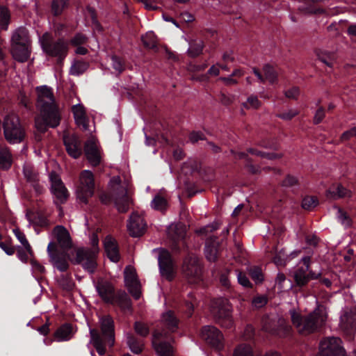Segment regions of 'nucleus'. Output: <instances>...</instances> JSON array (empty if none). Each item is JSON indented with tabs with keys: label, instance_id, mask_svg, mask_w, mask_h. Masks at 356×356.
<instances>
[{
	"label": "nucleus",
	"instance_id": "obj_1",
	"mask_svg": "<svg viewBox=\"0 0 356 356\" xmlns=\"http://www.w3.org/2000/svg\"><path fill=\"white\" fill-rule=\"evenodd\" d=\"M35 91L36 107L40 114L35 118V126L38 131L44 133L48 127L55 128L58 126L60 115L51 88L40 86L36 87Z\"/></svg>",
	"mask_w": 356,
	"mask_h": 356
},
{
	"label": "nucleus",
	"instance_id": "obj_2",
	"mask_svg": "<svg viewBox=\"0 0 356 356\" xmlns=\"http://www.w3.org/2000/svg\"><path fill=\"white\" fill-rule=\"evenodd\" d=\"M161 324L166 327L167 330H155L153 334L152 344L158 356H173V348L170 343L168 334L170 332L177 330L178 320L173 312L168 311L163 314Z\"/></svg>",
	"mask_w": 356,
	"mask_h": 356
},
{
	"label": "nucleus",
	"instance_id": "obj_3",
	"mask_svg": "<svg viewBox=\"0 0 356 356\" xmlns=\"http://www.w3.org/2000/svg\"><path fill=\"white\" fill-rule=\"evenodd\" d=\"M290 315L293 325L297 331L303 335L315 332L325 323L327 317L326 308L323 305H318L307 316H302L295 310H291Z\"/></svg>",
	"mask_w": 356,
	"mask_h": 356
},
{
	"label": "nucleus",
	"instance_id": "obj_4",
	"mask_svg": "<svg viewBox=\"0 0 356 356\" xmlns=\"http://www.w3.org/2000/svg\"><path fill=\"white\" fill-rule=\"evenodd\" d=\"M103 337L95 329H90L91 337L90 343H92L97 352L103 355L106 353L105 341L112 346L114 344V325L113 321L110 316H104L99 320Z\"/></svg>",
	"mask_w": 356,
	"mask_h": 356
},
{
	"label": "nucleus",
	"instance_id": "obj_5",
	"mask_svg": "<svg viewBox=\"0 0 356 356\" xmlns=\"http://www.w3.org/2000/svg\"><path fill=\"white\" fill-rule=\"evenodd\" d=\"M111 197L120 212L128 211L132 201L128 191L127 183H122L119 177H113L109 182Z\"/></svg>",
	"mask_w": 356,
	"mask_h": 356
},
{
	"label": "nucleus",
	"instance_id": "obj_6",
	"mask_svg": "<svg viewBox=\"0 0 356 356\" xmlns=\"http://www.w3.org/2000/svg\"><path fill=\"white\" fill-rule=\"evenodd\" d=\"M91 249L81 248L76 251L74 262L81 264L88 272L92 273L95 271L97 266L96 258L99 252V239L96 234L90 237Z\"/></svg>",
	"mask_w": 356,
	"mask_h": 356
},
{
	"label": "nucleus",
	"instance_id": "obj_7",
	"mask_svg": "<svg viewBox=\"0 0 356 356\" xmlns=\"http://www.w3.org/2000/svg\"><path fill=\"white\" fill-rule=\"evenodd\" d=\"M3 135L10 144H17L23 141L25 131L19 118L14 113L7 115L3 122Z\"/></svg>",
	"mask_w": 356,
	"mask_h": 356
},
{
	"label": "nucleus",
	"instance_id": "obj_8",
	"mask_svg": "<svg viewBox=\"0 0 356 356\" xmlns=\"http://www.w3.org/2000/svg\"><path fill=\"white\" fill-rule=\"evenodd\" d=\"M39 42L43 51L50 56L64 58L67 52V43L63 40L53 42V38L49 33H45L39 38Z\"/></svg>",
	"mask_w": 356,
	"mask_h": 356
},
{
	"label": "nucleus",
	"instance_id": "obj_9",
	"mask_svg": "<svg viewBox=\"0 0 356 356\" xmlns=\"http://www.w3.org/2000/svg\"><path fill=\"white\" fill-rule=\"evenodd\" d=\"M211 312L213 316L221 320V325L229 328L233 323L232 318V306L226 298H218L212 302Z\"/></svg>",
	"mask_w": 356,
	"mask_h": 356
},
{
	"label": "nucleus",
	"instance_id": "obj_10",
	"mask_svg": "<svg viewBox=\"0 0 356 356\" xmlns=\"http://www.w3.org/2000/svg\"><path fill=\"white\" fill-rule=\"evenodd\" d=\"M95 191V179L93 173L88 170H83L79 176V184L76 189L77 198L86 203Z\"/></svg>",
	"mask_w": 356,
	"mask_h": 356
},
{
	"label": "nucleus",
	"instance_id": "obj_11",
	"mask_svg": "<svg viewBox=\"0 0 356 356\" xmlns=\"http://www.w3.org/2000/svg\"><path fill=\"white\" fill-rule=\"evenodd\" d=\"M182 272L189 282L197 283L202 280V267L195 254H189L184 261Z\"/></svg>",
	"mask_w": 356,
	"mask_h": 356
},
{
	"label": "nucleus",
	"instance_id": "obj_12",
	"mask_svg": "<svg viewBox=\"0 0 356 356\" xmlns=\"http://www.w3.org/2000/svg\"><path fill=\"white\" fill-rule=\"evenodd\" d=\"M317 356H345L341 339L338 337H327L322 340Z\"/></svg>",
	"mask_w": 356,
	"mask_h": 356
},
{
	"label": "nucleus",
	"instance_id": "obj_13",
	"mask_svg": "<svg viewBox=\"0 0 356 356\" xmlns=\"http://www.w3.org/2000/svg\"><path fill=\"white\" fill-rule=\"evenodd\" d=\"M49 177L51 183V192L55 202L56 204L64 203L69 197V193L60 176L54 172H51Z\"/></svg>",
	"mask_w": 356,
	"mask_h": 356
},
{
	"label": "nucleus",
	"instance_id": "obj_14",
	"mask_svg": "<svg viewBox=\"0 0 356 356\" xmlns=\"http://www.w3.org/2000/svg\"><path fill=\"white\" fill-rule=\"evenodd\" d=\"M340 327L347 334L356 330V306L342 309L339 318Z\"/></svg>",
	"mask_w": 356,
	"mask_h": 356
},
{
	"label": "nucleus",
	"instance_id": "obj_15",
	"mask_svg": "<svg viewBox=\"0 0 356 356\" xmlns=\"http://www.w3.org/2000/svg\"><path fill=\"white\" fill-rule=\"evenodd\" d=\"M263 328L265 331L284 337L291 333V327L284 318H279L277 321L268 318L264 319Z\"/></svg>",
	"mask_w": 356,
	"mask_h": 356
},
{
	"label": "nucleus",
	"instance_id": "obj_16",
	"mask_svg": "<svg viewBox=\"0 0 356 356\" xmlns=\"http://www.w3.org/2000/svg\"><path fill=\"white\" fill-rule=\"evenodd\" d=\"M158 261L161 275L168 280H172L175 276L176 269L169 252L161 249Z\"/></svg>",
	"mask_w": 356,
	"mask_h": 356
},
{
	"label": "nucleus",
	"instance_id": "obj_17",
	"mask_svg": "<svg viewBox=\"0 0 356 356\" xmlns=\"http://www.w3.org/2000/svg\"><path fill=\"white\" fill-rule=\"evenodd\" d=\"M124 282L129 293L135 299L140 297V284L137 278L136 270L134 267L127 266L124 271Z\"/></svg>",
	"mask_w": 356,
	"mask_h": 356
},
{
	"label": "nucleus",
	"instance_id": "obj_18",
	"mask_svg": "<svg viewBox=\"0 0 356 356\" xmlns=\"http://www.w3.org/2000/svg\"><path fill=\"white\" fill-rule=\"evenodd\" d=\"M302 266L298 267L294 274V279L298 286L305 285L310 280L318 278L320 273L316 274L309 271L310 257H305L301 259Z\"/></svg>",
	"mask_w": 356,
	"mask_h": 356
},
{
	"label": "nucleus",
	"instance_id": "obj_19",
	"mask_svg": "<svg viewBox=\"0 0 356 356\" xmlns=\"http://www.w3.org/2000/svg\"><path fill=\"white\" fill-rule=\"evenodd\" d=\"M201 337L213 347L218 349L222 347L223 336L215 327L209 325L204 326L201 331Z\"/></svg>",
	"mask_w": 356,
	"mask_h": 356
},
{
	"label": "nucleus",
	"instance_id": "obj_20",
	"mask_svg": "<svg viewBox=\"0 0 356 356\" xmlns=\"http://www.w3.org/2000/svg\"><path fill=\"white\" fill-rule=\"evenodd\" d=\"M47 252L54 266L60 271H65L69 266L65 255L58 254L56 244L50 242L47 246Z\"/></svg>",
	"mask_w": 356,
	"mask_h": 356
},
{
	"label": "nucleus",
	"instance_id": "obj_21",
	"mask_svg": "<svg viewBox=\"0 0 356 356\" xmlns=\"http://www.w3.org/2000/svg\"><path fill=\"white\" fill-rule=\"evenodd\" d=\"M84 150L88 162L92 166H97L100 163L102 160L101 150L97 142L94 138H91L86 142Z\"/></svg>",
	"mask_w": 356,
	"mask_h": 356
},
{
	"label": "nucleus",
	"instance_id": "obj_22",
	"mask_svg": "<svg viewBox=\"0 0 356 356\" xmlns=\"http://www.w3.org/2000/svg\"><path fill=\"white\" fill-rule=\"evenodd\" d=\"M146 228V223L143 218L134 213L129 218L127 223V229L131 236L138 237L143 235Z\"/></svg>",
	"mask_w": 356,
	"mask_h": 356
},
{
	"label": "nucleus",
	"instance_id": "obj_23",
	"mask_svg": "<svg viewBox=\"0 0 356 356\" xmlns=\"http://www.w3.org/2000/svg\"><path fill=\"white\" fill-rule=\"evenodd\" d=\"M52 235L58 245L65 251L72 247V239L69 232L62 225H58L52 231Z\"/></svg>",
	"mask_w": 356,
	"mask_h": 356
},
{
	"label": "nucleus",
	"instance_id": "obj_24",
	"mask_svg": "<svg viewBox=\"0 0 356 356\" xmlns=\"http://www.w3.org/2000/svg\"><path fill=\"white\" fill-rule=\"evenodd\" d=\"M72 112L76 125L84 131L89 130L90 120L83 105L77 104L72 106Z\"/></svg>",
	"mask_w": 356,
	"mask_h": 356
},
{
	"label": "nucleus",
	"instance_id": "obj_25",
	"mask_svg": "<svg viewBox=\"0 0 356 356\" xmlns=\"http://www.w3.org/2000/svg\"><path fill=\"white\" fill-rule=\"evenodd\" d=\"M31 44L22 45L20 44H10V51L14 59L20 63L29 60L31 54Z\"/></svg>",
	"mask_w": 356,
	"mask_h": 356
},
{
	"label": "nucleus",
	"instance_id": "obj_26",
	"mask_svg": "<svg viewBox=\"0 0 356 356\" xmlns=\"http://www.w3.org/2000/svg\"><path fill=\"white\" fill-rule=\"evenodd\" d=\"M63 141L67 153L72 157L76 159L81 154V144L76 136L65 135Z\"/></svg>",
	"mask_w": 356,
	"mask_h": 356
},
{
	"label": "nucleus",
	"instance_id": "obj_27",
	"mask_svg": "<svg viewBox=\"0 0 356 356\" xmlns=\"http://www.w3.org/2000/svg\"><path fill=\"white\" fill-rule=\"evenodd\" d=\"M95 288L98 294L104 301L110 303L113 302L114 290L111 283L107 281L100 280L96 284Z\"/></svg>",
	"mask_w": 356,
	"mask_h": 356
},
{
	"label": "nucleus",
	"instance_id": "obj_28",
	"mask_svg": "<svg viewBox=\"0 0 356 356\" xmlns=\"http://www.w3.org/2000/svg\"><path fill=\"white\" fill-rule=\"evenodd\" d=\"M104 246L108 259L113 262H118L120 259V254L116 241L108 236L104 241Z\"/></svg>",
	"mask_w": 356,
	"mask_h": 356
},
{
	"label": "nucleus",
	"instance_id": "obj_29",
	"mask_svg": "<svg viewBox=\"0 0 356 356\" xmlns=\"http://www.w3.org/2000/svg\"><path fill=\"white\" fill-rule=\"evenodd\" d=\"M15 42L22 45L32 44L29 31L25 27H19L13 31L10 44H15Z\"/></svg>",
	"mask_w": 356,
	"mask_h": 356
},
{
	"label": "nucleus",
	"instance_id": "obj_30",
	"mask_svg": "<svg viewBox=\"0 0 356 356\" xmlns=\"http://www.w3.org/2000/svg\"><path fill=\"white\" fill-rule=\"evenodd\" d=\"M219 243L216 238H210L207 240L204 248V254L207 259L213 262L217 259L219 250Z\"/></svg>",
	"mask_w": 356,
	"mask_h": 356
},
{
	"label": "nucleus",
	"instance_id": "obj_31",
	"mask_svg": "<svg viewBox=\"0 0 356 356\" xmlns=\"http://www.w3.org/2000/svg\"><path fill=\"white\" fill-rule=\"evenodd\" d=\"M233 356H254L252 347L246 343H241L234 349ZM256 356H281L276 352L267 353L264 355Z\"/></svg>",
	"mask_w": 356,
	"mask_h": 356
},
{
	"label": "nucleus",
	"instance_id": "obj_32",
	"mask_svg": "<svg viewBox=\"0 0 356 356\" xmlns=\"http://www.w3.org/2000/svg\"><path fill=\"white\" fill-rule=\"evenodd\" d=\"M186 226L181 223L171 224L168 227V235L173 241H178L182 240L186 234Z\"/></svg>",
	"mask_w": 356,
	"mask_h": 356
},
{
	"label": "nucleus",
	"instance_id": "obj_33",
	"mask_svg": "<svg viewBox=\"0 0 356 356\" xmlns=\"http://www.w3.org/2000/svg\"><path fill=\"white\" fill-rule=\"evenodd\" d=\"M265 79L260 74V72L255 68L253 69L254 74L257 76L261 82H264L265 79L268 81L270 83H273L277 80V74L273 67L266 65L263 68Z\"/></svg>",
	"mask_w": 356,
	"mask_h": 356
},
{
	"label": "nucleus",
	"instance_id": "obj_34",
	"mask_svg": "<svg viewBox=\"0 0 356 356\" xmlns=\"http://www.w3.org/2000/svg\"><path fill=\"white\" fill-rule=\"evenodd\" d=\"M327 196L333 199L349 197L350 191L341 184H334L327 190Z\"/></svg>",
	"mask_w": 356,
	"mask_h": 356
},
{
	"label": "nucleus",
	"instance_id": "obj_35",
	"mask_svg": "<svg viewBox=\"0 0 356 356\" xmlns=\"http://www.w3.org/2000/svg\"><path fill=\"white\" fill-rule=\"evenodd\" d=\"M13 157L6 145H0V168L7 169L12 164Z\"/></svg>",
	"mask_w": 356,
	"mask_h": 356
},
{
	"label": "nucleus",
	"instance_id": "obj_36",
	"mask_svg": "<svg viewBox=\"0 0 356 356\" xmlns=\"http://www.w3.org/2000/svg\"><path fill=\"white\" fill-rule=\"evenodd\" d=\"M72 327L71 325L66 324L61 326L55 332L54 337L57 341H67L72 337Z\"/></svg>",
	"mask_w": 356,
	"mask_h": 356
},
{
	"label": "nucleus",
	"instance_id": "obj_37",
	"mask_svg": "<svg viewBox=\"0 0 356 356\" xmlns=\"http://www.w3.org/2000/svg\"><path fill=\"white\" fill-rule=\"evenodd\" d=\"M151 207L155 210L164 211L168 207V202L166 199L161 195H156L151 202Z\"/></svg>",
	"mask_w": 356,
	"mask_h": 356
},
{
	"label": "nucleus",
	"instance_id": "obj_38",
	"mask_svg": "<svg viewBox=\"0 0 356 356\" xmlns=\"http://www.w3.org/2000/svg\"><path fill=\"white\" fill-rule=\"evenodd\" d=\"M127 343L130 350L135 354H138L142 351L143 343L137 341L135 337L131 334H127Z\"/></svg>",
	"mask_w": 356,
	"mask_h": 356
},
{
	"label": "nucleus",
	"instance_id": "obj_39",
	"mask_svg": "<svg viewBox=\"0 0 356 356\" xmlns=\"http://www.w3.org/2000/svg\"><path fill=\"white\" fill-rule=\"evenodd\" d=\"M88 65L87 63H85L83 61H74L71 67L70 72L71 74L74 76H79L83 73L88 68Z\"/></svg>",
	"mask_w": 356,
	"mask_h": 356
},
{
	"label": "nucleus",
	"instance_id": "obj_40",
	"mask_svg": "<svg viewBox=\"0 0 356 356\" xmlns=\"http://www.w3.org/2000/svg\"><path fill=\"white\" fill-rule=\"evenodd\" d=\"M10 13L5 7L0 8V29L7 30L10 23Z\"/></svg>",
	"mask_w": 356,
	"mask_h": 356
},
{
	"label": "nucleus",
	"instance_id": "obj_41",
	"mask_svg": "<svg viewBox=\"0 0 356 356\" xmlns=\"http://www.w3.org/2000/svg\"><path fill=\"white\" fill-rule=\"evenodd\" d=\"M142 40L144 45L147 48L153 49L156 46V37L152 31L146 33V34L142 37Z\"/></svg>",
	"mask_w": 356,
	"mask_h": 356
},
{
	"label": "nucleus",
	"instance_id": "obj_42",
	"mask_svg": "<svg viewBox=\"0 0 356 356\" xmlns=\"http://www.w3.org/2000/svg\"><path fill=\"white\" fill-rule=\"evenodd\" d=\"M261 102L255 95L250 96L246 102L242 104V107L246 109H257L261 106Z\"/></svg>",
	"mask_w": 356,
	"mask_h": 356
},
{
	"label": "nucleus",
	"instance_id": "obj_43",
	"mask_svg": "<svg viewBox=\"0 0 356 356\" xmlns=\"http://www.w3.org/2000/svg\"><path fill=\"white\" fill-rule=\"evenodd\" d=\"M13 232L16 238L19 240V241L24 246L25 250L31 253V247L27 241L26 236L22 233L19 229L16 228L13 229Z\"/></svg>",
	"mask_w": 356,
	"mask_h": 356
},
{
	"label": "nucleus",
	"instance_id": "obj_44",
	"mask_svg": "<svg viewBox=\"0 0 356 356\" xmlns=\"http://www.w3.org/2000/svg\"><path fill=\"white\" fill-rule=\"evenodd\" d=\"M67 3L68 0H53L51 8L54 14L56 15L61 14L67 7Z\"/></svg>",
	"mask_w": 356,
	"mask_h": 356
},
{
	"label": "nucleus",
	"instance_id": "obj_45",
	"mask_svg": "<svg viewBox=\"0 0 356 356\" xmlns=\"http://www.w3.org/2000/svg\"><path fill=\"white\" fill-rule=\"evenodd\" d=\"M202 49V42L201 40H197L190 44V47L188 49V51L191 56H197L201 54Z\"/></svg>",
	"mask_w": 356,
	"mask_h": 356
},
{
	"label": "nucleus",
	"instance_id": "obj_46",
	"mask_svg": "<svg viewBox=\"0 0 356 356\" xmlns=\"http://www.w3.org/2000/svg\"><path fill=\"white\" fill-rule=\"evenodd\" d=\"M134 330L141 337L147 336L149 332L147 325L139 321L135 323Z\"/></svg>",
	"mask_w": 356,
	"mask_h": 356
},
{
	"label": "nucleus",
	"instance_id": "obj_47",
	"mask_svg": "<svg viewBox=\"0 0 356 356\" xmlns=\"http://www.w3.org/2000/svg\"><path fill=\"white\" fill-rule=\"evenodd\" d=\"M318 204L315 197H305L302 202V207L305 209L310 210L314 208Z\"/></svg>",
	"mask_w": 356,
	"mask_h": 356
},
{
	"label": "nucleus",
	"instance_id": "obj_48",
	"mask_svg": "<svg viewBox=\"0 0 356 356\" xmlns=\"http://www.w3.org/2000/svg\"><path fill=\"white\" fill-rule=\"evenodd\" d=\"M250 274L252 279L256 283H260L264 280V276L261 270L258 267H253L250 269Z\"/></svg>",
	"mask_w": 356,
	"mask_h": 356
},
{
	"label": "nucleus",
	"instance_id": "obj_49",
	"mask_svg": "<svg viewBox=\"0 0 356 356\" xmlns=\"http://www.w3.org/2000/svg\"><path fill=\"white\" fill-rule=\"evenodd\" d=\"M118 305L120 307L124 310H130L131 309V300L127 297L126 293H122L118 300Z\"/></svg>",
	"mask_w": 356,
	"mask_h": 356
},
{
	"label": "nucleus",
	"instance_id": "obj_50",
	"mask_svg": "<svg viewBox=\"0 0 356 356\" xmlns=\"http://www.w3.org/2000/svg\"><path fill=\"white\" fill-rule=\"evenodd\" d=\"M111 65L118 74L121 73L124 69L122 60L115 56L111 57Z\"/></svg>",
	"mask_w": 356,
	"mask_h": 356
},
{
	"label": "nucleus",
	"instance_id": "obj_51",
	"mask_svg": "<svg viewBox=\"0 0 356 356\" xmlns=\"http://www.w3.org/2000/svg\"><path fill=\"white\" fill-rule=\"evenodd\" d=\"M337 216L338 220L345 227H348L350 225V220L349 217L340 209H337Z\"/></svg>",
	"mask_w": 356,
	"mask_h": 356
},
{
	"label": "nucleus",
	"instance_id": "obj_52",
	"mask_svg": "<svg viewBox=\"0 0 356 356\" xmlns=\"http://www.w3.org/2000/svg\"><path fill=\"white\" fill-rule=\"evenodd\" d=\"M248 152H249V153H250L253 155H255L257 156H261L262 158H266L268 159H274L277 157L276 154H275L262 152H260V151H258V150H256L254 149H250L248 150Z\"/></svg>",
	"mask_w": 356,
	"mask_h": 356
},
{
	"label": "nucleus",
	"instance_id": "obj_53",
	"mask_svg": "<svg viewBox=\"0 0 356 356\" xmlns=\"http://www.w3.org/2000/svg\"><path fill=\"white\" fill-rule=\"evenodd\" d=\"M285 96L289 99H296L300 95V89L294 86L285 91Z\"/></svg>",
	"mask_w": 356,
	"mask_h": 356
},
{
	"label": "nucleus",
	"instance_id": "obj_54",
	"mask_svg": "<svg viewBox=\"0 0 356 356\" xmlns=\"http://www.w3.org/2000/svg\"><path fill=\"white\" fill-rule=\"evenodd\" d=\"M267 303V299L264 296L255 297L252 301V305L256 308H261Z\"/></svg>",
	"mask_w": 356,
	"mask_h": 356
},
{
	"label": "nucleus",
	"instance_id": "obj_55",
	"mask_svg": "<svg viewBox=\"0 0 356 356\" xmlns=\"http://www.w3.org/2000/svg\"><path fill=\"white\" fill-rule=\"evenodd\" d=\"M86 40L87 38L84 35L78 33L71 40V43L74 46H79L85 43Z\"/></svg>",
	"mask_w": 356,
	"mask_h": 356
},
{
	"label": "nucleus",
	"instance_id": "obj_56",
	"mask_svg": "<svg viewBox=\"0 0 356 356\" xmlns=\"http://www.w3.org/2000/svg\"><path fill=\"white\" fill-rule=\"evenodd\" d=\"M237 278L238 283L243 286L250 287L251 286L250 282L249 281L248 278L244 273L241 272L238 273Z\"/></svg>",
	"mask_w": 356,
	"mask_h": 356
},
{
	"label": "nucleus",
	"instance_id": "obj_57",
	"mask_svg": "<svg viewBox=\"0 0 356 356\" xmlns=\"http://www.w3.org/2000/svg\"><path fill=\"white\" fill-rule=\"evenodd\" d=\"M24 174L29 181H35L36 179V175L30 166L24 168Z\"/></svg>",
	"mask_w": 356,
	"mask_h": 356
},
{
	"label": "nucleus",
	"instance_id": "obj_58",
	"mask_svg": "<svg viewBox=\"0 0 356 356\" xmlns=\"http://www.w3.org/2000/svg\"><path fill=\"white\" fill-rule=\"evenodd\" d=\"M286 282V277L283 273H279L275 280V284L280 290L284 289V283Z\"/></svg>",
	"mask_w": 356,
	"mask_h": 356
},
{
	"label": "nucleus",
	"instance_id": "obj_59",
	"mask_svg": "<svg viewBox=\"0 0 356 356\" xmlns=\"http://www.w3.org/2000/svg\"><path fill=\"white\" fill-rule=\"evenodd\" d=\"M325 117V111L322 107H320L315 113L314 117V122L315 124L320 123Z\"/></svg>",
	"mask_w": 356,
	"mask_h": 356
},
{
	"label": "nucleus",
	"instance_id": "obj_60",
	"mask_svg": "<svg viewBox=\"0 0 356 356\" xmlns=\"http://www.w3.org/2000/svg\"><path fill=\"white\" fill-rule=\"evenodd\" d=\"M298 114L297 111L296 110H289L286 112H284L283 113H281L279 115V117L283 120H291L293 117H295Z\"/></svg>",
	"mask_w": 356,
	"mask_h": 356
},
{
	"label": "nucleus",
	"instance_id": "obj_61",
	"mask_svg": "<svg viewBox=\"0 0 356 356\" xmlns=\"http://www.w3.org/2000/svg\"><path fill=\"white\" fill-rule=\"evenodd\" d=\"M229 273V271H225V272L222 273L220 277V283L222 284V286H224L225 287H229L230 286V282H229V280L228 277Z\"/></svg>",
	"mask_w": 356,
	"mask_h": 356
},
{
	"label": "nucleus",
	"instance_id": "obj_62",
	"mask_svg": "<svg viewBox=\"0 0 356 356\" xmlns=\"http://www.w3.org/2000/svg\"><path fill=\"white\" fill-rule=\"evenodd\" d=\"M254 328L251 325H248L245 330L243 334V337L245 339L248 340L250 339L253 335H254Z\"/></svg>",
	"mask_w": 356,
	"mask_h": 356
},
{
	"label": "nucleus",
	"instance_id": "obj_63",
	"mask_svg": "<svg viewBox=\"0 0 356 356\" xmlns=\"http://www.w3.org/2000/svg\"><path fill=\"white\" fill-rule=\"evenodd\" d=\"M0 248L8 254L12 255L15 253V249L5 243L0 242Z\"/></svg>",
	"mask_w": 356,
	"mask_h": 356
},
{
	"label": "nucleus",
	"instance_id": "obj_64",
	"mask_svg": "<svg viewBox=\"0 0 356 356\" xmlns=\"http://www.w3.org/2000/svg\"><path fill=\"white\" fill-rule=\"evenodd\" d=\"M297 183V179L293 176H288L285 178L283 181V184L285 186H292Z\"/></svg>",
	"mask_w": 356,
	"mask_h": 356
}]
</instances>
